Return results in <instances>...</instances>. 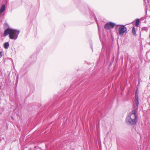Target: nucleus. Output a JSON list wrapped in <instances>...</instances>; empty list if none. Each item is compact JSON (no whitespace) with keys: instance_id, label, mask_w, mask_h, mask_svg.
Here are the masks:
<instances>
[{"instance_id":"1","label":"nucleus","mask_w":150,"mask_h":150,"mask_svg":"<svg viewBox=\"0 0 150 150\" xmlns=\"http://www.w3.org/2000/svg\"><path fill=\"white\" fill-rule=\"evenodd\" d=\"M137 108L133 110L127 117L126 120L131 125H134L137 122Z\"/></svg>"},{"instance_id":"2","label":"nucleus","mask_w":150,"mask_h":150,"mask_svg":"<svg viewBox=\"0 0 150 150\" xmlns=\"http://www.w3.org/2000/svg\"><path fill=\"white\" fill-rule=\"evenodd\" d=\"M19 33V31L16 30L8 28L4 31L3 35L6 37L9 35V37L10 39L16 40L17 38Z\"/></svg>"},{"instance_id":"3","label":"nucleus","mask_w":150,"mask_h":150,"mask_svg":"<svg viewBox=\"0 0 150 150\" xmlns=\"http://www.w3.org/2000/svg\"><path fill=\"white\" fill-rule=\"evenodd\" d=\"M115 25V23L112 22H109L105 25L104 28L105 29H110L111 28H113Z\"/></svg>"},{"instance_id":"4","label":"nucleus","mask_w":150,"mask_h":150,"mask_svg":"<svg viewBox=\"0 0 150 150\" xmlns=\"http://www.w3.org/2000/svg\"><path fill=\"white\" fill-rule=\"evenodd\" d=\"M138 94L137 93V92L135 93V98L134 100L135 104L136 105H134L133 108V110H135L136 108H137V111H138V105H139V101L138 100Z\"/></svg>"},{"instance_id":"5","label":"nucleus","mask_w":150,"mask_h":150,"mask_svg":"<svg viewBox=\"0 0 150 150\" xmlns=\"http://www.w3.org/2000/svg\"><path fill=\"white\" fill-rule=\"evenodd\" d=\"M126 31V28L124 25H122L119 28V33L120 35H122Z\"/></svg>"},{"instance_id":"6","label":"nucleus","mask_w":150,"mask_h":150,"mask_svg":"<svg viewBox=\"0 0 150 150\" xmlns=\"http://www.w3.org/2000/svg\"><path fill=\"white\" fill-rule=\"evenodd\" d=\"M5 9V6L4 5H3L1 8L0 9V13H2L4 12Z\"/></svg>"},{"instance_id":"7","label":"nucleus","mask_w":150,"mask_h":150,"mask_svg":"<svg viewBox=\"0 0 150 150\" xmlns=\"http://www.w3.org/2000/svg\"><path fill=\"white\" fill-rule=\"evenodd\" d=\"M132 33L134 35H136V30L134 27H133L132 28Z\"/></svg>"},{"instance_id":"8","label":"nucleus","mask_w":150,"mask_h":150,"mask_svg":"<svg viewBox=\"0 0 150 150\" xmlns=\"http://www.w3.org/2000/svg\"><path fill=\"white\" fill-rule=\"evenodd\" d=\"M9 45V43L8 42H5L4 44V47L5 49L8 48Z\"/></svg>"},{"instance_id":"9","label":"nucleus","mask_w":150,"mask_h":150,"mask_svg":"<svg viewBox=\"0 0 150 150\" xmlns=\"http://www.w3.org/2000/svg\"><path fill=\"white\" fill-rule=\"evenodd\" d=\"M139 23V19H137L136 20L135 22V25L136 26H138Z\"/></svg>"},{"instance_id":"10","label":"nucleus","mask_w":150,"mask_h":150,"mask_svg":"<svg viewBox=\"0 0 150 150\" xmlns=\"http://www.w3.org/2000/svg\"><path fill=\"white\" fill-rule=\"evenodd\" d=\"M3 56V52H0V58L1 57Z\"/></svg>"}]
</instances>
